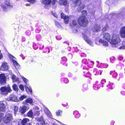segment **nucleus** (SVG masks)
Wrapping results in <instances>:
<instances>
[{
	"mask_svg": "<svg viewBox=\"0 0 125 125\" xmlns=\"http://www.w3.org/2000/svg\"><path fill=\"white\" fill-rule=\"evenodd\" d=\"M110 35L108 33H104L102 35V39H100L99 41V42L101 43L103 45L105 46L108 45V42H109L113 46H115L120 41L119 35L117 34H114L110 38Z\"/></svg>",
	"mask_w": 125,
	"mask_h": 125,
	"instance_id": "nucleus-1",
	"label": "nucleus"
},
{
	"mask_svg": "<svg viewBox=\"0 0 125 125\" xmlns=\"http://www.w3.org/2000/svg\"><path fill=\"white\" fill-rule=\"evenodd\" d=\"M78 21L79 24L83 27L86 26L88 23L87 19L84 16L80 17L78 19Z\"/></svg>",
	"mask_w": 125,
	"mask_h": 125,
	"instance_id": "nucleus-2",
	"label": "nucleus"
},
{
	"mask_svg": "<svg viewBox=\"0 0 125 125\" xmlns=\"http://www.w3.org/2000/svg\"><path fill=\"white\" fill-rule=\"evenodd\" d=\"M90 34V33L88 31H86L83 33V36L85 41L91 46L93 45V42L89 39L88 37Z\"/></svg>",
	"mask_w": 125,
	"mask_h": 125,
	"instance_id": "nucleus-3",
	"label": "nucleus"
},
{
	"mask_svg": "<svg viewBox=\"0 0 125 125\" xmlns=\"http://www.w3.org/2000/svg\"><path fill=\"white\" fill-rule=\"evenodd\" d=\"M1 94H7L8 93L11 91V90L10 87H2L0 89Z\"/></svg>",
	"mask_w": 125,
	"mask_h": 125,
	"instance_id": "nucleus-4",
	"label": "nucleus"
},
{
	"mask_svg": "<svg viewBox=\"0 0 125 125\" xmlns=\"http://www.w3.org/2000/svg\"><path fill=\"white\" fill-rule=\"evenodd\" d=\"M12 119V115L10 114H8L5 115L3 121L4 123H7L10 122Z\"/></svg>",
	"mask_w": 125,
	"mask_h": 125,
	"instance_id": "nucleus-5",
	"label": "nucleus"
},
{
	"mask_svg": "<svg viewBox=\"0 0 125 125\" xmlns=\"http://www.w3.org/2000/svg\"><path fill=\"white\" fill-rule=\"evenodd\" d=\"M9 56L10 60L12 61V62L16 68V69L19 68L20 66L17 62L15 60V57L11 54H10Z\"/></svg>",
	"mask_w": 125,
	"mask_h": 125,
	"instance_id": "nucleus-6",
	"label": "nucleus"
},
{
	"mask_svg": "<svg viewBox=\"0 0 125 125\" xmlns=\"http://www.w3.org/2000/svg\"><path fill=\"white\" fill-rule=\"evenodd\" d=\"M7 100L8 101H13L17 102L19 100L17 97L13 94H11L8 97Z\"/></svg>",
	"mask_w": 125,
	"mask_h": 125,
	"instance_id": "nucleus-7",
	"label": "nucleus"
},
{
	"mask_svg": "<svg viewBox=\"0 0 125 125\" xmlns=\"http://www.w3.org/2000/svg\"><path fill=\"white\" fill-rule=\"evenodd\" d=\"M56 0H52V2L51 0H42V3L45 5H49L51 3L52 5H54L55 4Z\"/></svg>",
	"mask_w": 125,
	"mask_h": 125,
	"instance_id": "nucleus-8",
	"label": "nucleus"
},
{
	"mask_svg": "<svg viewBox=\"0 0 125 125\" xmlns=\"http://www.w3.org/2000/svg\"><path fill=\"white\" fill-rule=\"evenodd\" d=\"M29 109V108L25 106H23L21 107L19 110V111L21 113V114H24L26 111L28 110Z\"/></svg>",
	"mask_w": 125,
	"mask_h": 125,
	"instance_id": "nucleus-9",
	"label": "nucleus"
},
{
	"mask_svg": "<svg viewBox=\"0 0 125 125\" xmlns=\"http://www.w3.org/2000/svg\"><path fill=\"white\" fill-rule=\"evenodd\" d=\"M119 34L120 36L123 38L125 37V27L121 28Z\"/></svg>",
	"mask_w": 125,
	"mask_h": 125,
	"instance_id": "nucleus-10",
	"label": "nucleus"
},
{
	"mask_svg": "<svg viewBox=\"0 0 125 125\" xmlns=\"http://www.w3.org/2000/svg\"><path fill=\"white\" fill-rule=\"evenodd\" d=\"M6 78L4 74H0V82L1 84H4L6 83Z\"/></svg>",
	"mask_w": 125,
	"mask_h": 125,
	"instance_id": "nucleus-11",
	"label": "nucleus"
},
{
	"mask_svg": "<svg viewBox=\"0 0 125 125\" xmlns=\"http://www.w3.org/2000/svg\"><path fill=\"white\" fill-rule=\"evenodd\" d=\"M6 104V103L5 101H3L0 102V112L4 110Z\"/></svg>",
	"mask_w": 125,
	"mask_h": 125,
	"instance_id": "nucleus-12",
	"label": "nucleus"
},
{
	"mask_svg": "<svg viewBox=\"0 0 125 125\" xmlns=\"http://www.w3.org/2000/svg\"><path fill=\"white\" fill-rule=\"evenodd\" d=\"M61 17L64 19V21L65 23L67 24L68 23L69 18L68 16L65 15L64 13H62L61 14Z\"/></svg>",
	"mask_w": 125,
	"mask_h": 125,
	"instance_id": "nucleus-13",
	"label": "nucleus"
},
{
	"mask_svg": "<svg viewBox=\"0 0 125 125\" xmlns=\"http://www.w3.org/2000/svg\"><path fill=\"white\" fill-rule=\"evenodd\" d=\"M8 68L7 63H2V65L1 66L0 69L3 71H5L7 70Z\"/></svg>",
	"mask_w": 125,
	"mask_h": 125,
	"instance_id": "nucleus-14",
	"label": "nucleus"
},
{
	"mask_svg": "<svg viewBox=\"0 0 125 125\" xmlns=\"http://www.w3.org/2000/svg\"><path fill=\"white\" fill-rule=\"evenodd\" d=\"M101 29L100 25H96L92 28V31L94 32H98Z\"/></svg>",
	"mask_w": 125,
	"mask_h": 125,
	"instance_id": "nucleus-15",
	"label": "nucleus"
},
{
	"mask_svg": "<svg viewBox=\"0 0 125 125\" xmlns=\"http://www.w3.org/2000/svg\"><path fill=\"white\" fill-rule=\"evenodd\" d=\"M44 110L45 112V113L50 118H51V113L48 109L46 108H44Z\"/></svg>",
	"mask_w": 125,
	"mask_h": 125,
	"instance_id": "nucleus-16",
	"label": "nucleus"
},
{
	"mask_svg": "<svg viewBox=\"0 0 125 125\" xmlns=\"http://www.w3.org/2000/svg\"><path fill=\"white\" fill-rule=\"evenodd\" d=\"M25 88L27 92L29 94H31L32 93V90L30 87H27L26 85L25 86Z\"/></svg>",
	"mask_w": 125,
	"mask_h": 125,
	"instance_id": "nucleus-17",
	"label": "nucleus"
},
{
	"mask_svg": "<svg viewBox=\"0 0 125 125\" xmlns=\"http://www.w3.org/2000/svg\"><path fill=\"white\" fill-rule=\"evenodd\" d=\"M73 114L75 115L76 118H79L80 116V114L79 112L76 111H74L73 112Z\"/></svg>",
	"mask_w": 125,
	"mask_h": 125,
	"instance_id": "nucleus-18",
	"label": "nucleus"
},
{
	"mask_svg": "<svg viewBox=\"0 0 125 125\" xmlns=\"http://www.w3.org/2000/svg\"><path fill=\"white\" fill-rule=\"evenodd\" d=\"M79 5H77L76 6H75L74 4H73L74 5V6H77L78 5H80L78 7V9L77 10L78 11H79L82 10L84 8V6L83 5H82V4H80Z\"/></svg>",
	"mask_w": 125,
	"mask_h": 125,
	"instance_id": "nucleus-19",
	"label": "nucleus"
},
{
	"mask_svg": "<svg viewBox=\"0 0 125 125\" xmlns=\"http://www.w3.org/2000/svg\"><path fill=\"white\" fill-rule=\"evenodd\" d=\"M73 4L76 6L77 5H79L81 3V0H74L73 1Z\"/></svg>",
	"mask_w": 125,
	"mask_h": 125,
	"instance_id": "nucleus-20",
	"label": "nucleus"
},
{
	"mask_svg": "<svg viewBox=\"0 0 125 125\" xmlns=\"http://www.w3.org/2000/svg\"><path fill=\"white\" fill-rule=\"evenodd\" d=\"M25 102L27 103H29L30 104H32L33 103V101L31 98H28L27 99L25 100Z\"/></svg>",
	"mask_w": 125,
	"mask_h": 125,
	"instance_id": "nucleus-21",
	"label": "nucleus"
},
{
	"mask_svg": "<svg viewBox=\"0 0 125 125\" xmlns=\"http://www.w3.org/2000/svg\"><path fill=\"white\" fill-rule=\"evenodd\" d=\"M29 120L27 118H24L22 120V125H25L27 122H29Z\"/></svg>",
	"mask_w": 125,
	"mask_h": 125,
	"instance_id": "nucleus-22",
	"label": "nucleus"
},
{
	"mask_svg": "<svg viewBox=\"0 0 125 125\" xmlns=\"http://www.w3.org/2000/svg\"><path fill=\"white\" fill-rule=\"evenodd\" d=\"M21 77L25 83L27 85H28L29 84L28 82V80L26 79L23 76H21Z\"/></svg>",
	"mask_w": 125,
	"mask_h": 125,
	"instance_id": "nucleus-23",
	"label": "nucleus"
},
{
	"mask_svg": "<svg viewBox=\"0 0 125 125\" xmlns=\"http://www.w3.org/2000/svg\"><path fill=\"white\" fill-rule=\"evenodd\" d=\"M28 116L30 117H33V114L31 111H29L28 113Z\"/></svg>",
	"mask_w": 125,
	"mask_h": 125,
	"instance_id": "nucleus-24",
	"label": "nucleus"
},
{
	"mask_svg": "<svg viewBox=\"0 0 125 125\" xmlns=\"http://www.w3.org/2000/svg\"><path fill=\"white\" fill-rule=\"evenodd\" d=\"M9 2L10 1L9 0H7L5 2V4L7 6H9V7H12V6L10 5Z\"/></svg>",
	"mask_w": 125,
	"mask_h": 125,
	"instance_id": "nucleus-25",
	"label": "nucleus"
},
{
	"mask_svg": "<svg viewBox=\"0 0 125 125\" xmlns=\"http://www.w3.org/2000/svg\"><path fill=\"white\" fill-rule=\"evenodd\" d=\"M60 2L61 4L63 5H65L67 3V1L65 0H62V1Z\"/></svg>",
	"mask_w": 125,
	"mask_h": 125,
	"instance_id": "nucleus-26",
	"label": "nucleus"
},
{
	"mask_svg": "<svg viewBox=\"0 0 125 125\" xmlns=\"http://www.w3.org/2000/svg\"><path fill=\"white\" fill-rule=\"evenodd\" d=\"M13 90L15 91H17L18 90V88L17 85L15 84H14L13 86Z\"/></svg>",
	"mask_w": 125,
	"mask_h": 125,
	"instance_id": "nucleus-27",
	"label": "nucleus"
},
{
	"mask_svg": "<svg viewBox=\"0 0 125 125\" xmlns=\"http://www.w3.org/2000/svg\"><path fill=\"white\" fill-rule=\"evenodd\" d=\"M56 113L57 116H59L62 114V111L60 110H58L56 112Z\"/></svg>",
	"mask_w": 125,
	"mask_h": 125,
	"instance_id": "nucleus-28",
	"label": "nucleus"
},
{
	"mask_svg": "<svg viewBox=\"0 0 125 125\" xmlns=\"http://www.w3.org/2000/svg\"><path fill=\"white\" fill-rule=\"evenodd\" d=\"M26 96L25 95H22L19 98V100L20 101L26 98Z\"/></svg>",
	"mask_w": 125,
	"mask_h": 125,
	"instance_id": "nucleus-29",
	"label": "nucleus"
},
{
	"mask_svg": "<svg viewBox=\"0 0 125 125\" xmlns=\"http://www.w3.org/2000/svg\"><path fill=\"white\" fill-rule=\"evenodd\" d=\"M18 110V108L17 106H15L14 107V113L15 114L17 112Z\"/></svg>",
	"mask_w": 125,
	"mask_h": 125,
	"instance_id": "nucleus-30",
	"label": "nucleus"
},
{
	"mask_svg": "<svg viewBox=\"0 0 125 125\" xmlns=\"http://www.w3.org/2000/svg\"><path fill=\"white\" fill-rule=\"evenodd\" d=\"M72 23L73 25H76L77 24V23L76 21V20L75 19L73 20V21Z\"/></svg>",
	"mask_w": 125,
	"mask_h": 125,
	"instance_id": "nucleus-31",
	"label": "nucleus"
},
{
	"mask_svg": "<svg viewBox=\"0 0 125 125\" xmlns=\"http://www.w3.org/2000/svg\"><path fill=\"white\" fill-rule=\"evenodd\" d=\"M55 25H56V26H57V27H60V24L59 23V22L56 21H55Z\"/></svg>",
	"mask_w": 125,
	"mask_h": 125,
	"instance_id": "nucleus-32",
	"label": "nucleus"
},
{
	"mask_svg": "<svg viewBox=\"0 0 125 125\" xmlns=\"http://www.w3.org/2000/svg\"><path fill=\"white\" fill-rule=\"evenodd\" d=\"M1 6L3 10L5 11L6 9V7L4 5H2Z\"/></svg>",
	"mask_w": 125,
	"mask_h": 125,
	"instance_id": "nucleus-33",
	"label": "nucleus"
},
{
	"mask_svg": "<svg viewBox=\"0 0 125 125\" xmlns=\"http://www.w3.org/2000/svg\"><path fill=\"white\" fill-rule=\"evenodd\" d=\"M39 121L41 122L40 123L42 125H45L44 121L42 119H41Z\"/></svg>",
	"mask_w": 125,
	"mask_h": 125,
	"instance_id": "nucleus-34",
	"label": "nucleus"
},
{
	"mask_svg": "<svg viewBox=\"0 0 125 125\" xmlns=\"http://www.w3.org/2000/svg\"><path fill=\"white\" fill-rule=\"evenodd\" d=\"M4 114L2 113L0 114V122L1 121L3 117L4 116Z\"/></svg>",
	"mask_w": 125,
	"mask_h": 125,
	"instance_id": "nucleus-35",
	"label": "nucleus"
},
{
	"mask_svg": "<svg viewBox=\"0 0 125 125\" xmlns=\"http://www.w3.org/2000/svg\"><path fill=\"white\" fill-rule=\"evenodd\" d=\"M19 87L20 88L22 91L24 90V88L23 86L21 84L19 86Z\"/></svg>",
	"mask_w": 125,
	"mask_h": 125,
	"instance_id": "nucleus-36",
	"label": "nucleus"
},
{
	"mask_svg": "<svg viewBox=\"0 0 125 125\" xmlns=\"http://www.w3.org/2000/svg\"><path fill=\"white\" fill-rule=\"evenodd\" d=\"M27 0L31 3H34L36 0Z\"/></svg>",
	"mask_w": 125,
	"mask_h": 125,
	"instance_id": "nucleus-37",
	"label": "nucleus"
},
{
	"mask_svg": "<svg viewBox=\"0 0 125 125\" xmlns=\"http://www.w3.org/2000/svg\"><path fill=\"white\" fill-rule=\"evenodd\" d=\"M16 78H15L14 79V80H13V82H15L16 81L17 82H19V79H18L17 78V77Z\"/></svg>",
	"mask_w": 125,
	"mask_h": 125,
	"instance_id": "nucleus-38",
	"label": "nucleus"
},
{
	"mask_svg": "<svg viewBox=\"0 0 125 125\" xmlns=\"http://www.w3.org/2000/svg\"><path fill=\"white\" fill-rule=\"evenodd\" d=\"M16 77H17L14 75L13 74L11 78L13 80H14V79H15V78H16Z\"/></svg>",
	"mask_w": 125,
	"mask_h": 125,
	"instance_id": "nucleus-39",
	"label": "nucleus"
},
{
	"mask_svg": "<svg viewBox=\"0 0 125 125\" xmlns=\"http://www.w3.org/2000/svg\"><path fill=\"white\" fill-rule=\"evenodd\" d=\"M125 48V46L124 45L122 46L121 47H120V49H124Z\"/></svg>",
	"mask_w": 125,
	"mask_h": 125,
	"instance_id": "nucleus-40",
	"label": "nucleus"
},
{
	"mask_svg": "<svg viewBox=\"0 0 125 125\" xmlns=\"http://www.w3.org/2000/svg\"><path fill=\"white\" fill-rule=\"evenodd\" d=\"M1 51L0 50V60L2 58V54L0 53Z\"/></svg>",
	"mask_w": 125,
	"mask_h": 125,
	"instance_id": "nucleus-41",
	"label": "nucleus"
},
{
	"mask_svg": "<svg viewBox=\"0 0 125 125\" xmlns=\"http://www.w3.org/2000/svg\"><path fill=\"white\" fill-rule=\"evenodd\" d=\"M82 13H84V15H85L86 14V11L85 10H84L82 11Z\"/></svg>",
	"mask_w": 125,
	"mask_h": 125,
	"instance_id": "nucleus-42",
	"label": "nucleus"
},
{
	"mask_svg": "<svg viewBox=\"0 0 125 125\" xmlns=\"http://www.w3.org/2000/svg\"><path fill=\"white\" fill-rule=\"evenodd\" d=\"M53 16L56 18H58V16L56 14L54 13L53 14Z\"/></svg>",
	"mask_w": 125,
	"mask_h": 125,
	"instance_id": "nucleus-43",
	"label": "nucleus"
},
{
	"mask_svg": "<svg viewBox=\"0 0 125 125\" xmlns=\"http://www.w3.org/2000/svg\"><path fill=\"white\" fill-rule=\"evenodd\" d=\"M36 114L37 115H39L40 114L39 112L37 111L36 112Z\"/></svg>",
	"mask_w": 125,
	"mask_h": 125,
	"instance_id": "nucleus-44",
	"label": "nucleus"
},
{
	"mask_svg": "<svg viewBox=\"0 0 125 125\" xmlns=\"http://www.w3.org/2000/svg\"><path fill=\"white\" fill-rule=\"evenodd\" d=\"M103 31H105L106 30V28H105V27H104L103 28Z\"/></svg>",
	"mask_w": 125,
	"mask_h": 125,
	"instance_id": "nucleus-45",
	"label": "nucleus"
},
{
	"mask_svg": "<svg viewBox=\"0 0 125 125\" xmlns=\"http://www.w3.org/2000/svg\"><path fill=\"white\" fill-rule=\"evenodd\" d=\"M67 104H65V105L64 104V105H63V106L64 107H65L67 106Z\"/></svg>",
	"mask_w": 125,
	"mask_h": 125,
	"instance_id": "nucleus-46",
	"label": "nucleus"
},
{
	"mask_svg": "<svg viewBox=\"0 0 125 125\" xmlns=\"http://www.w3.org/2000/svg\"><path fill=\"white\" fill-rule=\"evenodd\" d=\"M52 125H58L57 124H53Z\"/></svg>",
	"mask_w": 125,
	"mask_h": 125,
	"instance_id": "nucleus-47",
	"label": "nucleus"
},
{
	"mask_svg": "<svg viewBox=\"0 0 125 125\" xmlns=\"http://www.w3.org/2000/svg\"><path fill=\"white\" fill-rule=\"evenodd\" d=\"M27 125H31V124L30 123H29V124H27Z\"/></svg>",
	"mask_w": 125,
	"mask_h": 125,
	"instance_id": "nucleus-48",
	"label": "nucleus"
},
{
	"mask_svg": "<svg viewBox=\"0 0 125 125\" xmlns=\"http://www.w3.org/2000/svg\"><path fill=\"white\" fill-rule=\"evenodd\" d=\"M26 6H28V5H29V4H26Z\"/></svg>",
	"mask_w": 125,
	"mask_h": 125,
	"instance_id": "nucleus-49",
	"label": "nucleus"
},
{
	"mask_svg": "<svg viewBox=\"0 0 125 125\" xmlns=\"http://www.w3.org/2000/svg\"><path fill=\"white\" fill-rule=\"evenodd\" d=\"M60 0V2L61 1H62V0Z\"/></svg>",
	"mask_w": 125,
	"mask_h": 125,
	"instance_id": "nucleus-50",
	"label": "nucleus"
},
{
	"mask_svg": "<svg viewBox=\"0 0 125 125\" xmlns=\"http://www.w3.org/2000/svg\"><path fill=\"white\" fill-rule=\"evenodd\" d=\"M66 79V80H67V79Z\"/></svg>",
	"mask_w": 125,
	"mask_h": 125,
	"instance_id": "nucleus-51",
	"label": "nucleus"
}]
</instances>
